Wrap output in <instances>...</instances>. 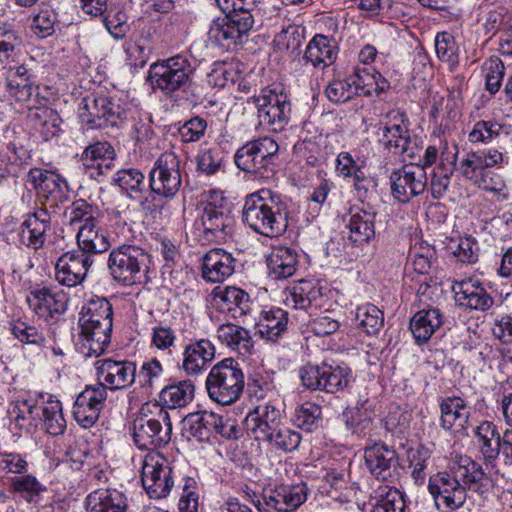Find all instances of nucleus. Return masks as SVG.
<instances>
[{"instance_id":"473e14b6","label":"nucleus","mask_w":512,"mask_h":512,"mask_svg":"<svg viewBox=\"0 0 512 512\" xmlns=\"http://www.w3.org/2000/svg\"><path fill=\"white\" fill-rule=\"evenodd\" d=\"M86 507L88 512H126L127 497L118 490L100 489L87 496Z\"/></svg>"},{"instance_id":"58836bf2","label":"nucleus","mask_w":512,"mask_h":512,"mask_svg":"<svg viewBox=\"0 0 512 512\" xmlns=\"http://www.w3.org/2000/svg\"><path fill=\"white\" fill-rule=\"evenodd\" d=\"M258 441L266 443L274 450L291 453L299 448L302 436L283 422L273 431L264 434Z\"/></svg>"},{"instance_id":"1a4fd4ad","label":"nucleus","mask_w":512,"mask_h":512,"mask_svg":"<svg viewBox=\"0 0 512 512\" xmlns=\"http://www.w3.org/2000/svg\"><path fill=\"white\" fill-rule=\"evenodd\" d=\"M154 406L158 409L155 416L141 414L133 422V440L140 450L155 451L171 440L170 415L163 407Z\"/></svg>"},{"instance_id":"c03bdc74","label":"nucleus","mask_w":512,"mask_h":512,"mask_svg":"<svg viewBox=\"0 0 512 512\" xmlns=\"http://www.w3.org/2000/svg\"><path fill=\"white\" fill-rule=\"evenodd\" d=\"M213 412L199 411L190 413L185 418V429L188 434L199 442H210L213 437Z\"/></svg>"},{"instance_id":"20e7f679","label":"nucleus","mask_w":512,"mask_h":512,"mask_svg":"<svg viewBox=\"0 0 512 512\" xmlns=\"http://www.w3.org/2000/svg\"><path fill=\"white\" fill-rule=\"evenodd\" d=\"M78 117L86 130L119 129L125 119L126 110L119 101L105 94H90L82 99L78 108Z\"/></svg>"},{"instance_id":"aec40b11","label":"nucleus","mask_w":512,"mask_h":512,"mask_svg":"<svg viewBox=\"0 0 512 512\" xmlns=\"http://www.w3.org/2000/svg\"><path fill=\"white\" fill-rule=\"evenodd\" d=\"M452 291L457 304L467 309L485 312L494 305L493 296L478 279L469 277L455 281Z\"/></svg>"},{"instance_id":"052dcab7","label":"nucleus","mask_w":512,"mask_h":512,"mask_svg":"<svg viewBox=\"0 0 512 512\" xmlns=\"http://www.w3.org/2000/svg\"><path fill=\"white\" fill-rule=\"evenodd\" d=\"M502 130V126L496 121L480 120L475 123L468 135L471 143H489L496 139Z\"/></svg>"},{"instance_id":"4be33fe9","label":"nucleus","mask_w":512,"mask_h":512,"mask_svg":"<svg viewBox=\"0 0 512 512\" xmlns=\"http://www.w3.org/2000/svg\"><path fill=\"white\" fill-rule=\"evenodd\" d=\"M365 463L375 478L388 481L396 474L398 455L393 448L379 442L365 449Z\"/></svg>"},{"instance_id":"72a5a7b5","label":"nucleus","mask_w":512,"mask_h":512,"mask_svg":"<svg viewBox=\"0 0 512 512\" xmlns=\"http://www.w3.org/2000/svg\"><path fill=\"white\" fill-rule=\"evenodd\" d=\"M194 392L195 386L190 379L172 381L160 391L159 401L164 409L183 408L192 402Z\"/></svg>"},{"instance_id":"49530a36","label":"nucleus","mask_w":512,"mask_h":512,"mask_svg":"<svg viewBox=\"0 0 512 512\" xmlns=\"http://www.w3.org/2000/svg\"><path fill=\"white\" fill-rule=\"evenodd\" d=\"M45 180L46 181L39 194L50 203L51 208L69 200V186L63 177L49 171Z\"/></svg>"},{"instance_id":"9b49d317","label":"nucleus","mask_w":512,"mask_h":512,"mask_svg":"<svg viewBox=\"0 0 512 512\" xmlns=\"http://www.w3.org/2000/svg\"><path fill=\"white\" fill-rule=\"evenodd\" d=\"M200 222L206 241H223L230 234L234 218L228 202L220 193L210 192Z\"/></svg>"},{"instance_id":"f03ea898","label":"nucleus","mask_w":512,"mask_h":512,"mask_svg":"<svg viewBox=\"0 0 512 512\" xmlns=\"http://www.w3.org/2000/svg\"><path fill=\"white\" fill-rule=\"evenodd\" d=\"M196 67L185 54H177L150 65L147 80L153 89L165 95L181 91L183 98L191 104L200 101L202 93L199 85L192 80Z\"/></svg>"},{"instance_id":"2eb2a0df","label":"nucleus","mask_w":512,"mask_h":512,"mask_svg":"<svg viewBox=\"0 0 512 512\" xmlns=\"http://www.w3.org/2000/svg\"><path fill=\"white\" fill-rule=\"evenodd\" d=\"M141 480L149 496L156 499L166 497L174 485L172 469L166 460L152 453L145 456Z\"/></svg>"},{"instance_id":"3c124183","label":"nucleus","mask_w":512,"mask_h":512,"mask_svg":"<svg viewBox=\"0 0 512 512\" xmlns=\"http://www.w3.org/2000/svg\"><path fill=\"white\" fill-rule=\"evenodd\" d=\"M23 41L19 32L7 27L0 26V65L4 66L16 61Z\"/></svg>"},{"instance_id":"423d86ee","label":"nucleus","mask_w":512,"mask_h":512,"mask_svg":"<svg viewBox=\"0 0 512 512\" xmlns=\"http://www.w3.org/2000/svg\"><path fill=\"white\" fill-rule=\"evenodd\" d=\"M205 384L211 400L223 406L231 405L243 392L244 374L236 360L225 358L211 368Z\"/></svg>"},{"instance_id":"0eeeda50","label":"nucleus","mask_w":512,"mask_h":512,"mask_svg":"<svg viewBox=\"0 0 512 512\" xmlns=\"http://www.w3.org/2000/svg\"><path fill=\"white\" fill-rule=\"evenodd\" d=\"M504 160L503 153L497 149H479L471 151L459 163L460 174L479 188L500 192L504 182L495 176L490 168L499 166Z\"/></svg>"},{"instance_id":"9d476101","label":"nucleus","mask_w":512,"mask_h":512,"mask_svg":"<svg viewBox=\"0 0 512 512\" xmlns=\"http://www.w3.org/2000/svg\"><path fill=\"white\" fill-rule=\"evenodd\" d=\"M180 163L179 156L172 150L163 152L157 158L149 172L148 186L151 193L166 200L177 195L182 186Z\"/></svg>"},{"instance_id":"dca6fc26","label":"nucleus","mask_w":512,"mask_h":512,"mask_svg":"<svg viewBox=\"0 0 512 512\" xmlns=\"http://www.w3.org/2000/svg\"><path fill=\"white\" fill-rule=\"evenodd\" d=\"M427 180L423 168L405 165L390 175L392 196L400 203H408L426 190Z\"/></svg>"},{"instance_id":"39448f33","label":"nucleus","mask_w":512,"mask_h":512,"mask_svg":"<svg viewBox=\"0 0 512 512\" xmlns=\"http://www.w3.org/2000/svg\"><path fill=\"white\" fill-rule=\"evenodd\" d=\"M150 254L137 245L123 244L111 250L107 267L113 280L132 286L146 278Z\"/></svg>"},{"instance_id":"13d9d810","label":"nucleus","mask_w":512,"mask_h":512,"mask_svg":"<svg viewBox=\"0 0 512 512\" xmlns=\"http://www.w3.org/2000/svg\"><path fill=\"white\" fill-rule=\"evenodd\" d=\"M324 373L325 363L321 365L306 363L298 371L302 386L311 391L323 390Z\"/></svg>"},{"instance_id":"338daca9","label":"nucleus","mask_w":512,"mask_h":512,"mask_svg":"<svg viewBox=\"0 0 512 512\" xmlns=\"http://www.w3.org/2000/svg\"><path fill=\"white\" fill-rule=\"evenodd\" d=\"M327 98L334 103H344L350 100L355 93V87L351 78L345 80H333L325 89Z\"/></svg>"},{"instance_id":"69168bd1","label":"nucleus","mask_w":512,"mask_h":512,"mask_svg":"<svg viewBox=\"0 0 512 512\" xmlns=\"http://www.w3.org/2000/svg\"><path fill=\"white\" fill-rule=\"evenodd\" d=\"M56 20V13L52 9L46 7L41 9L34 16L31 28L38 37L46 38L54 33Z\"/></svg>"},{"instance_id":"2f4dec72","label":"nucleus","mask_w":512,"mask_h":512,"mask_svg":"<svg viewBox=\"0 0 512 512\" xmlns=\"http://www.w3.org/2000/svg\"><path fill=\"white\" fill-rule=\"evenodd\" d=\"M298 254L290 247H277L267 258V267L270 277L275 280L287 279L297 270Z\"/></svg>"},{"instance_id":"ea45409f","label":"nucleus","mask_w":512,"mask_h":512,"mask_svg":"<svg viewBox=\"0 0 512 512\" xmlns=\"http://www.w3.org/2000/svg\"><path fill=\"white\" fill-rule=\"evenodd\" d=\"M42 399L41 421L47 433L57 436L62 434L66 428V421L62 413L61 402L51 394L40 393Z\"/></svg>"},{"instance_id":"603ef678","label":"nucleus","mask_w":512,"mask_h":512,"mask_svg":"<svg viewBox=\"0 0 512 512\" xmlns=\"http://www.w3.org/2000/svg\"><path fill=\"white\" fill-rule=\"evenodd\" d=\"M292 421L298 428L312 432L321 424L322 408L313 402H304L295 409Z\"/></svg>"},{"instance_id":"f8f14e48","label":"nucleus","mask_w":512,"mask_h":512,"mask_svg":"<svg viewBox=\"0 0 512 512\" xmlns=\"http://www.w3.org/2000/svg\"><path fill=\"white\" fill-rule=\"evenodd\" d=\"M254 25L250 11L241 6L226 14L223 18L213 21L208 35L209 39L223 48L229 49L242 42Z\"/></svg>"},{"instance_id":"6e6552de","label":"nucleus","mask_w":512,"mask_h":512,"mask_svg":"<svg viewBox=\"0 0 512 512\" xmlns=\"http://www.w3.org/2000/svg\"><path fill=\"white\" fill-rule=\"evenodd\" d=\"M279 151V146L270 137H261L247 142L240 147L235 155L236 166L258 178H271L274 175V157Z\"/></svg>"},{"instance_id":"c756f323","label":"nucleus","mask_w":512,"mask_h":512,"mask_svg":"<svg viewBox=\"0 0 512 512\" xmlns=\"http://www.w3.org/2000/svg\"><path fill=\"white\" fill-rule=\"evenodd\" d=\"M76 240L78 249L92 258L111 247L108 233L99 224L81 225Z\"/></svg>"},{"instance_id":"e2e57ef3","label":"nucleus","mask_w":512,"mask_h":512,"mask_svg":"<svg viewBox=\"0 0 512 512\" xmlns=\"http://www.w3.org/2000/svg\"><path fill=\"white\" fill-rule=\"evenodd\" d=\"M484 70L486 71V89L491 94H495L499 91L505 74L504 64L500 58L493 56L485 62Z\"/></svg>"},{"instance_id":"f257e3e1","label":"nucleus","mask_w":512,"mask_h":512,"mask_svg":"<svg viewBox=\"0 0 512 512\" xmlns=\"http://www.w3.org/2000/svg\"><path fill=\"white\" fill-rule=\"evenodd\" d=\"M289 208L281 195L270 189H260L245 198L243 222L255 233L275 238L283 235L289 226Z\"/></svg>"},{"instance_id":"09e8293b","label":"nucleus","mask_w":512,"mask_h":512,"mask_svg":"<svg viewBox=\"0 0 512 512\" xmlns=\"http://www.w3.org/2000/svg\"><path fill=\"white\" fill-rule=\"evenodd\" d=\"M114 182L133 199L138 198L146 189L145 176L136 168L119 170L115 174Z\"/></svg>"},{"instance_id":"6e6d98bb","label":"nucleus","mask_w":512,"mask_h":512,"mask_svg":"<svg viewBox=\"0 0 512 512\" xmlns=\"http://www.w3.org/2000/svg\"><path fill=\"white\" fill-rule=\"evenodd\" d=\"M21 228L22 241L27 247L38 250L45 245L46 233L50 228L27 217L22 223Z\"/></svg>"},{"instance_id":"6ab92c4d","label":"nucleus","mask_w":512,"mask_h":512,"mask_svg":"<svg viewBox=\"0 0 512 512\" xmlns=\"http://www.w3.org/2000/svg\"><path fill=\"white\" fill-rule=\"evenodd\" d=\"M448 470L467 492L484 494L489 490L490 478L482 466L468 456H456L448 466Z\"/></svg>"},{"instance_id":"b1692460","label":"nucleus","mask_w":512,"mask_h":512,"mask_svg":"<svg viewBox=\"0 0 512 512\" xmlns=\"http://www.w3.org/2000/svg\"><path fill=\"white\" fill-rule=\"evenodd\" d=\"M211 296L212 305L220 312L230 314L232 318L244 316L250 311V296L238 287L217 286Z\"/></svg>"},{"instance_id":"de8ad7c7","label":"nucleus","mask_w":512,"mask_h":512,"mask_svg":"<svg viewBox=\"0 0 512 512\" xmlns=\"http://www.w3.org/2000/svg\"><path fill=\"white\" fill-rule=\"evenodd\" d=\"M355 321L367 335L374 336L384 325V314L377 306L365 304L357 307Z\"/></svg>"},{"instance_id":"f3484780","label":"nucleus","mask_w":512,"mask_h":512,"mask_svg":"<svg viewBox=\"0 0 512 512\" xmlns=\"http://www.w3.org/2000/svg\"><path fill=\"white\" fill-rule=\"evenodd\" d=\"M260 123L272 126V129L282 130L288 123L291 104L288 96L275 90H264L256 100Z\"/></svg>"},{"instance_id":"5701e85b","label":"nucleus","mask_w":512,"mask_h":512,"mask_svg":"<svg viewBox=\"0 0 512 512\" xmlns=\"http://www.w3.org/2000/svg\"><path fill=\"white\" fill-rule=\"evenodd\" d=\"M30 296L32 298L27 299L30 307L38 317L45 320L54 319L67 309L68 297L63 291L40 287L32 290Z\"/></svg>"},{"instance_id":"680f3d73","label":"nucleus","mask_w":512,"mask_h":512,"mask_svg":"<svg viewBox=\"0 0 512 512\" xmlns=\"http://www.w3.org/2000/svg\"><path fill=\"white\" fill-rule=\"evenodd\" d=\"M223 154L218 147L202 149L197 156V169L206 175L216 174L222 167Z\"/></svg>"},{"instance_id":"f704fd0d","label":"nucleus","mask_w":512,"mask_h":512,"mask_svg":"<svg viewBox=\"0 0 512 512\" xmlns=\"http://www.w3.org/2000/svg\"><path fill=\"white\" fill-rule=\"evenodd\" d=\"M215 356V347L207 339H201L185 347L183 369L187 374H198Z\"/></svg>"},{"instance_id":"412c9836","label":"nucleus","mask_w":512,"mask_h":512,"mask_svg":"<svg viewBox=\"0 0 512 512\" xmlns=\"http://www.w3.org/2000/svg\"><path fill=\"white\" fill-rule=\"evenodd\" d=\"M95 365L98 379L110 390L125 389L135 381L136 365L131 361L107 358L98 360Z\"/></svg>"},{"instance_id":"bf43d9fd","label":"nucleus","mask_w":512,"mask_h":512,"mask_svg":"<svg viewBox=\"0 0 512 512\" xmlns=\"http://www.w3.org/2000/svg\"><path fill=\"white\" fill-rule=\"evenodd\" d=\"M431 457L430 451L425 447L411 450L408 455L409 466L412 468L411 476L417 485H422L426 479V468Z\"/></svg>"},{"instance_id":"7c9ffc66","label":"nucleus","mask_w":512,"mask_h":512,"mask_svg":"<svg viewBox=\"0 0 512 512\" xmlns=\"http://www.w3.org/2000/svg\"><path fill=\"white\" fill-rule=\"evenodd\" d=\"M336 57V43L327 36L318 34L307 45L303 59L315 68L324 69L333 64Z\"/></svg>"},{"instance_id":"4d7b16f0","label":"nucleus","mask_w":512,"mask_h":512,"mask_svg":"<svg viewBox=\"0 0 512 512\" xmlns=\"http://www.w3.org/2000/svg\"><path fill=\"white\" fill-rule=\"evenodd\" d=\"M10 331L16 339L24 344L41 346L45 342V337L40 330L21 319L10 322Z\"/></svg>"},{"instance_id":"8fccbe9b","label":"nucleus","mask_w":512,"mask_h":512,"mask_svg":"<svg viewBox=\"0 0 512 512\" xmlns=\"http://www.w3.org/2000/svg\"><path fill=\"white\" fill-rule=\"evenodd\" d=\"M321 297L320 288L314 286L309 281H301L293 287L288 302L296 309L307 310L313 305L318 306V301Z\"/></svg>"},{"instance_id":"e433bc0d","label":"nucleus","mask_w":512,"mask_h":512,"mask_svg":"<svg viewBox=\"0 0 512 512\" xmlns=\"http://www.w3.org/2000/svg\"><path fill=\"white\" fill-rule=\"evenodd\" d=\"M288 313L281 308L264 311L257 323V332L269 341L276 342L286 331Z\"/></svg>"},{"instance_id":"bb28decb","label":"nucleus","mask_w":512,"mask_h":512,"mask_svg":"<svg viewBox=\"0 0 512 512\" xmlns=\"http://www.w3.org/2000/svg\"><path fill=\"white\" fill-rule=\"evenodd\" d=\"M236 260L223 249H211L203 257L202 277L209 282H222L234 273Z\"/></svg>"},{"instance_id":"0e129e2a","label":"nucleus","mask_w":512,"mask_h":512,"mask_svg":"<svg viewBox=\"0 0 512 512\" xmlns=\"http://www.w3.org/2000/svg\"><path fill=\"white\" fill-rule=\"evenodd\" d=\"M13 488L21 493L28 502H37L39 494L45 490L43 485L34 476L23 475L13 479Z\"/></svg>"},{"instance_id":"37998d69","label":"nucleus","mask_w":512,"mask_h":512,"mask_svg":"<svg viewBox=\"0 0 512 512\" xmlns=\"http://www.w3.org/2000/svg\"><path fill=\"white\" fill-rule=\"evenodd\" d=\"M480 451L486 460H495L501 450V438L496 426L489 421H484L475 429Z\"/></svg>"},{"instance_id":"4468645a","label":"nucleus","mask_w":512,"mask_h":512,"mask_svg":"<svg viewBox=\"0 0 512 512\" xmlns=\"http://www.w3.org/2000/svg\"><path fill=\"white\" fill-rule=\"evenodd\" d=\"M428 491L438 510L452 512L463 507L467 492L449 470L429 477Z\"/></svg>"},{"instance_id":"4c0bfd02","label":"nucleus","mask_w":512,"mask_h":512,"mask_svg":"<svg viewBox=\"0 0 512 512\" xmlns=\"http://www.w3.org/2000/svg\"><path fill=\"white\" fill-rule=\"evenodd\" d=\"M6 87L10 95L21 102L30 100L34 91L38 89L34 87L33 75L25 65L10 68Z\"/></svg>"},{"instance_id":"ddd939ff","label":"nucleus","mask_w":512,"mask_h":512,"mask_svg":"<svg viewBox=\"0 0 512 512\" xmlns=\"http://www.w3.org/2000/svg\"><path fill=\"white\" fill-rule=\"evenodd\" d=\"M309 488L304 482L279 484L264 490L262 501L254 502L259 512H295L308 497Z\"/></svg>"},{"instance_id":"c9c22d12","label":"nucleus","mask_w":512,"mask_h":512,"mask_svg":"<svg viewBox=\"0 0 512 512\" xmlns=\"http://www.w3.org/2000/svg\"><path fill=\"white\" fill-rule=\"evenodd\" d=\"M219 341L232 350H236L242 355L250 354L254 342L250 332L239 325L233 323H224L217 329Z\"/></svg>"},{"instance_id":"a878e982","label":"nucleus","mask_w":512,"mask_h":512,"mask_svg":"<svg viewBox=\"0 0 512 512\" xmlns=\"http://www.w3.org/2000/svg\"><path fill=\"white\" fill-rule=\"evenodd\" d=\"M245 426L248 433L252 434L255 440L276 429L283 423L281 412L270 403L257 406L245 418Z\"/></svg>"},{"instance_id":"cd10ccee","label":"nucleus","mask_w":512,"mask_h":512,"mask_svg":"<svg viewBox=\"0 0 512 512\" xmlns=\"http://www.w3.org/2000/svg\"><path fill=\"white\" fill-rule=\"evenodd\" d=\"M440 426L445 431H461L466 428L470 412L461 397H445L440 402Z\"/></svg>"},{"instance_id":"c85d7f7f","label":"nucleus","mask_w":512,"mask_h":512,"mask_svg":"<svg viewBox=\"0 0 512 512\" xmlns=\"http://www.w3.org/2000/svg\"><path fill=\"white\" fill-rule=\"evenodd\" d=\"M444 315L436 307L423 308L416 312L410 320V330L415 341L423 344L443 325Z\"/></svg>"},{"instance_id":"864d4df0","label":"nucleus","mask_w":512,"mask_h":512,"mask_svg":"<svg viewBox=\"0 0 512 512\" xmlns=\"http://www.w3.org/2000/svg\"><path fill=\"white\" fill-rule=\"evenodd\" d=\"M409 137V129L406 126L393 124L391 126L384 127L380 141L389 153L398 156L399 154L408 151L406 144L408 143Z\"/></svg>"},{"instance_id":"774afa93","label":"nucleus","mask_w":512,"mask_h":512,"mask_svg":"<svg viewBox=\"0 0 512 512\" xmlns=\"http://www.w3.org/2000/svg\"><path fill=\"white\" fill-rule=\"evenodd\" d=\"M207 130V121L195 116L185 121L178 129L179 135L183 142L191 143L199 141Z\"/></svg>"},{"instance_id":"5fc2aeb1","label":"nucleus","mask_w":512,"mask_h":512,"mask_svg":"<svg viewBox=\"0 0 512 512\" xmlns=\"http://www.w3.org/2000/svg\"><path fill=\"white\" fill-rule=\"evenodd\" d=\"M437 57L446 63L451 71L459 65V46L455 38L448 32L438 33L435 38Z\"/></svg>"},{"instance_id":"7ed1b4c3","label":"nucleus","mask_w":512,"mask_h":512,"mask_svg":"<svg viewBox=\"0 0 512 512\" xmlns=\"http://www.w3.org/2000/svg\"><path fill=\"white\" fill-rule=\"evenodd\" d=\"M79 326L83 336L82 349L86 356L98 357L111 342L113 309L104 297H93L82 307Z\"/></svg>"},{"instance_id":"a18cd8bd","label":"nucleus","mask_w":512,"mask_h":512,"mask_svg":"<svg viewBox=\"0 0 512 512\" xmlns=\"http://www.w3.org/2000/svg\"><path fill=\"white\" fill-rule=\"evenodd\" d=\"M65 216L70 225L83 223L82 225L89 226L100 223L101 211L86 200L78 199L66 208Z\"/></svg>"},{"instance_id":"a19ab883","label":"nucleus","mask_w":512,"mask_h":512,"mask_svg":"<svg viewBox=\"0 0 512 512\" xmlns=\"http://www.w3.org/2000/svg\"><path fill=\"white\" fill-rule=\"evenodd\" d=\"M371 512H405L406 503L403 494L395 487L379 486L370 496Z\"/></svg>"},{"instance_id":"393cba45","label":"nucleus","mask_w":512,"mask_h":512,"mask_svg":"<svg viewBox=\"0 0 512 512\" xmlns=\"http://www.w3.org/2000/svg\"><path fill=\"white\" fill-rule=\"evenodd\" d=\"M376 212L359 207H351L346 221L349 229L347 239L355 246L369 243L375 237Z\"/></svg>"},{"instance_id":"79ce46f5","label":"nucleus","mask_w":512,"mask_h":512,"mask_svg":"<svg viewBox=\"0 0 512 512\" xmlns=\"http://www.w3.org/2000/svg\"><path fill=\"white\" fill-rule=\"evenodd\" d=\"M352 380L353 372L347 364L332 365L325 363L322 391L331 394L345 392L350 388Z\"/></svg>"},{"instance_id":"a211bd4d","label":"nucleus","mask_w":512,"mask_h":512,"mask_svg":"<svg viewBox=\"0 0 512 512\" xmlns=\"http://www.w3.org/2000/svg\"><path fill=\"white\" fill-rule=\"evenodd\" d=\"M94 259L79 249L62 254L55 264L56 281L67 287H76L87 276Z\"/></svg>"}]
</instances>
